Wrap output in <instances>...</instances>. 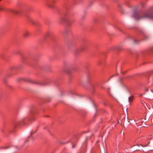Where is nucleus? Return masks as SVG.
Listing matches in <instances>:
<instances>
[{
  "label": "nucleus",
  "mask_w": 153,
  "mask_h": 153,
  "mask_svg": "<svg viewBox=\"0 0 153 153\" xmlns=\"http://www.w3.org/2000/svg\"><path fill=\"white\" fill-rule=\"evenodd\" d=\"M132 16L137 21L151 19H153V14L151 15L148 13L139 14L137 12H134Z\"/></svg>",
  "instance_id": "nucleus-1"
},
{
  "label": "nucleus",
  "mask_w": 153,
  "mask_h": 153,
  "mask_svg": "<svg viewBox=\"0 0 153 153\" xmlns=\"http://www.w3.org/2000/svg\"><path fill=\"white\" fill-rule=\"evenodd\" d=\"M26 17V20L28 22H30L32 25H37L36 23L34 21H33V19L30 16H27Z\"/></svg>",
  "instance_id": "nucleus-2"
},
{
  "label": "nucleus",
  "mask_w": 153,
  "mask_h": 153,
  "mask_svg": "<svg viewBox=\"0 0 153 153\" xmlns=\"http://www.w3.org/2000/svg\"><path fill=\"white\" fill-rule=\"evenodd\" d=\"M9 10L11 12H13V14L14 15H16L18 13V11L16 10H13L12 9H10Z\"/></svg>",
  "instance_id": "nucleus-3"
},
{
  "label": "nucleus",
  "mask_w": 153,
  "mask_h": 153,
  "mask_svg": "<svg viewBox=\"0 0 153 153\" xmlns=\"http://www.w3.org/2000/svg\"><path fill=\"white\" fill-rule=\"evenodd\" d=\"M133 99L134 97L132 96H131L128 98V102L130 104L131 102L133 101Z\"/></svg>",
  "instance_id": "nucleus-4"
},
{
  "label": "nucleus",
  "mask_w": 153,
  "mask_h": 153,
  "mask_svg": "<svg viewBox=\"0 0 153 153\" xmlns=\"http://www.w3.org/2000/svg\"><path fill=\"white\" fill-rule=\"evenodd\" d=\"M30 113V115L32 116L35 113V110L33 109H31Z\"/></svg>",
  "instance_id": "nucleus-5"
},
{
  "label": "nucleus",
  "mask_w": 153,
  "mask_h": 153,
  "mask_svg": "<svg viewBox=\"0 0 153 153\" xmlns=\"http://www.w3.org/2000/svg\"><path fill=\"white\" fill-rule=\"evenodd\" d=\"M29 33L27 32H25L23 33V36L25 37H27L28 36Z\"/></svg>",
  "instance_id": "nucleus-6"
},
{
  "label": "nucleus",
  "mask_w": 153,
  "mask_h": 153,
  "mask_svg": "<svg viewBox=\"0 0 153 153\" xmlns=\"http://www.w3.org/2000/svg\"><path fill=\"white\" fill-rule=\"evenodd\" d=\"M25 118H22L21 120V125H23L25 124V123L24 122V120L25 119Z\"/></svg>",
  "instance_id": "nucleus-7"
},
{
  "label": "nucleus",
  "mask_w": 153,
  "mask_h": 153,
  "mask_svg": "<svg viewBox=\"0 0 153 153\" xmlns=\"http://www.w3.org/2000/svg\"><path fill=\"white\" fill-rule=\"evenodd\" d=\"M102 144L103 145V149H104V153H105V150H106V145L105 144V146H104V143H103V142H102Z\"/></svg>",
  "instance_id": "nucleus-8"
},
{
  "label": "nucleus",
  "mask_w": 153,
  "mask_h": 153,
  "mask_svg": "<svg viewBox=\"0 0 153 153\" xmlns=\"http://www.w3.org/2000/svg\"><path fill=\"white\" fill-rule=\"evenodd\" d=\"M149 142L147 143V144L146 145H142V144H140V146H141L143 147H146L147 146H148V145L149 144Z\"/></svg>",
  "instance_id": "nucleus-9"
},
{
  "label": "nucleus",
  "mask_w": 153,
  "mask_h": 153,
  "mask_svg": "<svg viewBox=\"0 0 153 153\" xmlns=\"http://www.w3.org/2000/svg\"><path fill=\"white\" fill-rule=\"evenodd\" d=\"M133 41L134 42V44H136L137 43H138L137 42V41L135 39L133 38Z\"/></svg>",
  "instance_id": "nucleus-10"
},
{
  "label": "nucleus",
  "mask_w": 153,
  "mask_h": 153,
  "mask_svg": "<svg viewBox=\"0 0 153 153\" xmlns=\"http://www.w3.org/2000/svg\"><path fill=\"white\" fill-rule=\"evenodd\" d=\"M48 5L49 7H52V5L50 3H49L48 4Z\"/></svg>",
  "instance_id": "nucleus-11"
},
{
  "label": "nucleus",
  "mask_w": 153,
  "mask_h": 153,
  "mask_svg": "<svg viewBox=\"0 0 153 153\" xmlns=\"http://www.w3.org/2000/svg\"><path fill=\"white\" fill-rule=\"evenodd\" d=\"M29 137H28V138H27L25 140V143H27V142H28L29 141Z\"/></svg>",
  "instance_id": "nucleus-12"
},
{
  "label": "nucleus",
  "mask_w": 153,
  "mask_h": 153,
  "mask_svg": "<svg viewBox=\"0 0 153 153\" xmlns=\"http://www.w3.org/2000/svg\"><path fill=\"white\" fill-rule=\"evenodd\" d=\"M117 47H118L117 46H116V47H114V49L115 50V49H117L118 48Z\"/></svg>",
  "instance_id": "nucleus-13"
},
{
  "label": "nucleus",
  "mask_w": 153,
  "mask_h": 153,
  "mask_svg": "<svg viewBox=\"0 0 153 153\" xmlns=\"http://www.w3.org/2000/svg\"><path fill=\"white\" fill-rule=\"evenodd\" d=\"M75 147V145L74 144H73V146H72V148H74Z\"/></svg>",
  "instance_id": "nucleus-14"
},
{
  "label": "nucleus",
  "mask_w": 153,
  "mask_h": 153,
  "mask_svg": "<svg viewBox=\"0 0 153 153\" xmlns=\"http://www.w3.org/2000/svg\"><path fill=\"white\" fill-rule=\"evenodd\" d=\"M9 148V147L8 146H7V147H4V149H7Z\"/></svg>",
  "instance_id": "nucleus-15"
},
{
  "label": "nucleus",
  "mask_w": 153,
  "mask_h": 153,
  "mask_svg": "<svg viewBox=\"0 0 153 153\" xmlns=\"http://www.w3.org/2000/svg\"><path fill=\"white\" fill-rule=\"evenodd\" d=\"M148 91H149V89H148V88L146 89L145 90V91H146V92Z\"/></svg>",
  "instance_id": "nucleus-16"
},
{
  "label": "nucleus",
  "mask_w": 153,
  "mask_h": 153,
  "mask_svg": "<svg viewBox=\"0 0 153 153\" xmlns=\"http://www.w3.org/2000/svg\"><path fill=\"white\" fill-rule=\"evenodd\" d=\"M151 51H152L153 52V48L151 50Z\"/></svg>",
  "instance_id": "nucleus-17"
},
{
  "label": "nucleus",
  "mask_w": 153,
  "mask_h": 153,
  "mask_svg": "<svg viewBox=\"0 0 153 153\" xmlns=\"http://www.w3.org/2000/svg\"><path fill=\"white\" fill-rule=\"evenodd\" d=\"M152 137H150V138H149V139H152Z\"/></svg>",
  "instance_id": "nucleus-18"
},
{
  "label": "nucleus",
  "mask_w": 153,
  "mask_h": 153,
  "mask_svg": "<svg viewBox=\"0 0 153 153\" xmlns=\"http://www.w3.org/2000/svg\"><path fill=\"white\" fill-rule=\"evenodd\" d=\"M144 94H141V95H140V96H142V95H144Z\"/></svg>",
  "instance_id": "nucleus-19"
},
{
  "label": "nucleus",
  "mask_w": 153,
  "mask_h": 153,
  "mask_svg": "<svg viewBox=\"0 0 153 153\" xmlns=\"http://www.w3.org/2000/svg\"><path fill=\"white\" fill-rule=\"evenodd\" d=\"M145 39H146V40H147L148 39V38H147V37H146Z\"/></svg>",
  "instance_id": "nucleus-20"
},
{
  "label": "nucleus",
  "mask_w": 153,
  "mask_h": 153,
  "mask_svg": "<svg viewBox=\"0 0 153 153\" xmlns=\"http://www.w3.org/2000/svg\"><path fill=\"white\" fill-rule=\"evenodd\" d=\"M90 4H92V2H90Z\"/></svg>",
  "instance_id": "nucleus-21"
},
{
  "label": "nucleus",
  "mask_w": 153,
  "mask_h": 153,
  "mask_svg": "<svg viewBox=\"0 0 153 153\" xmlns=\"http://www.w3.org/2000/svg\"><path fill=\"white\" fill-rule=\"evenodd\" d=\"M152 75H153V72H152Z\"/></svg>",
  "instance_id": "nucleus-22"
},
{
  "label": "nucleus",
  "mask_w": 153,
  "mask_h": 153,
  "mask_svg": "<svg viewBox=\"0 0 153 153\" xmlns=\"http://www.w3.org/2000/svg\"><path fill=\"white\" fill-rule=\"evenodd\" d=\"M85 17L84 16H83L82 17V18L83 19V18H84Z\"/></svg>",
  "instance_id": "nucleus-23"
},
{
  "label": "nucleus",
  "mask_w": 153,
  "mask_h": 153,
  "mask_svg": "<svg viewBox=\"0 0 153 153\" xmlns=\"http://www.w3.org/2000/svg\"><path fill=\"white\" fill-rule=\"evenodd\" d=\"M30 120V119H29V121H30V120Z\"/></svg>",
  "instance_id": "nucleus-24"
},
{
  "label": "nucleus",
  "mask_w": 153,
  "mask_h": 153,
  "mask_svg": "<svg viewBox=\"0 0 153 153\" xmlns=\"http://www.w3.org/2000/svg\"><path fill=\"white\" fill-rule=\"evenodd\" d=\"M98 141H98V140H97V142H98Z\"/></svg>",
  "instance_id": "nucleus-25"
}]
</instances>
